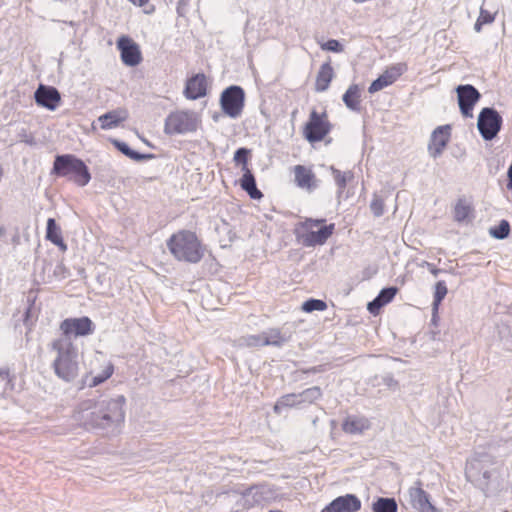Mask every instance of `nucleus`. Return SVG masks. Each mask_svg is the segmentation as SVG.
<instances>
[{
	"label": "nucleus",
	"instance_id": "4c0bfd02",
	"mask_svg": "<svg viewBox=\"0 0 512 512\" xmlns=\"http://www.w3.org/2000/svg\"><path fill=\"white\" fill-rule=\"evenodd\" d=\"M114 372V366L112 363H108L101 374L93 376L91 382L88 384L89 387H95L112 376Z\"/></svg>",
	"mask_w": 512,
	"mask_h": 512
},
{
	"label": "nucleus",
	"instance_id": "de8ad7c7",
	"mask_svg": "<svg viewBox=\"0 0 512 512\" xmlns=\"http://www.w3.org/2000/svg\"><path fill=\"white\" fill-rule=\"evenodd\" d=\"M323 371H325L324 365H318V366L310 367V368L304 370L303 372L307 373V374H316V373H320Z\"/></svg>",
	"mask_w": 512,
	"mask_h": 512
},
{
	"label": "nucleus",
	"instance_id": "dca6fc26",
	"mask_svg": "<svg viewBox=\"0 0 512 512\" xmlns=\"http://www.w3.org/2000/svg\"><path fill=\"white\" fill-rule=\"evenodd\" d=\"M34 98L39 106L54 111L61 100L59 91L52 86L39 85L34 93Z\"/></svg>",
	"mask_w": 512,
	"mask_h": 512
},
{
	"label": "nucleus",
	"instance_id": "423d86ee",
	"mask_svg": "<svg viewBox=\"0 0 512 512\" xmlns=\"http://www.w3.org/2000/svg\"><path fill=\"white\" fill-rule=\"evenodd\" d=\"M200 124L199 116L191 110H177L165 119L164 132L167 135H179L195 132Z\"/></svg>",
	"mask_w": 512,
	"mask_h": 512
},
{
	"label": "nucleus",
	"instance_id": "1a4fd4ad",
	"mask_svg": "<svg viewBox=\"0 0 512 512\" xmlns=\"http://www.w3.org/2000/svg\"><path fill=\"white\" fill-rule=\"evenodd\" d=\"M95 326L92 320L87 317L67 318L60 324L62 331L61 338H67L71 341L72 337H84L94 332Z\"/></svg>",
	"mask_w": 512,
	"mask_h": 512
},
{
	"label": "nucleus",
	"instance_id": "09e8293b",
	"mask_svg": "<svg viewBox=\"0 0 512 512\" xmlns=\"http://www.w3.org/2000/svg\"><path fill=\"white\" fill-rule=\"evenodd\" d=\"M506 187L510 191L511 198H512V164L509 166V168L507 170V184H506Z\"/></svg>",
	"mask_w": 512,
	"mask_h": 512
},
{
	"label": "nucleus",
	"instance_id": "603ef678",
	"mask_svg": "<svg viewBox=\"0 0 512 512\" xmlns=\"http://www.w3.org/2000/svg\"><path fill=\"white\" fill-rule=\"evenodd\" d=\"M482 25H484V23H482L481 20L478 18L474 25L475 31L479 32L481 30Z\"/></svg>",
	"mask_w": 512,
	"mask_h": 512
},
{
	"label": "nucleus",
	"instance_id": "f704fd0d",
	"mask_svg": "<svg viewBox=\"0 0 512 512\" xmlns=\"http://www.w3.org/2000/svg\"><path fill=\"white\" fill-rule=\"evenodd\" d=\"M489 233L493 238L503 240L509 236L510 223L503 219L497 226L491 227Z\"/></svg>",
	"mask_w": 512,
	"mask_h": 512
},
{
	"label": "nucleus",
	"instance_id": "a878e982",
	"mask_svg": "<svg viewBox=\"0 0 512 512\" xmlns=\"http://www.w3.org/2000/svg\"><path fill=\"white\" fill-rule=\"evenodd\" d=\"M112 143L118 151H120L122 154H124L125 156L134 161L139 162L154 158L153 154H143L133 150L126 142L120 140H113Z\"/></svg>",
	"mask_w": 512,
	"mask_h": 512
},
{
	"label": "nucleus",
	"instance_id": "4be33fe9",
	"mask_svg": "<svg viewBox=\"0 0 512 512\" xmlns=\"http://www.w3.org/2000/svg\"><path fill=\"white\" fill-rule=\"evenodd\" d=\"M369 427L370 422L365 417L348 416L342 424V430L348 434H361Z\"/></svg>",
	"mask_w": 512,
	"mask_h": 512
},
{
	"label": "nucleus",
	"instance_id": "393cba45",
	"mask_svg": "<svg viewBox=\"0 0 512 512\" xmlns=\"http://www.w3.org/2000/svg\"><path fill=\"white\" fill-rule=\"evenodd\" d=\"M361 90L357 84H352L343 94L342 100L351 111H360Z\"/></svg>",
	"mask_w": 512,
	"mask_h": 512
},
{
	"label": "nucleus",
	"instance_id": "e433bc0d",
	"mask_svg": "<svg viewBox=\"0 0 512 512\" xmlns=\"http://www.w3.org/2000/svg\"><path fill=\"white\" fill-rule=\"evenodd\" d=\"M327 308L325 301L320 299H308L302 304V310L311 313L314 311H324Z\"/></svg>",
	"mask_w": 512,
	"mask_h": 512
},
{
	"label": "nucleus",
	"instance_id": "bb28decb",
	"mask_svg": "<svg viewBox=\"0 0 512 512\" xmlns=\"http://www.w3.org/2000/svg\"><path fill=\"white\" fill-rule=\"evenodd\" d=\"M473 207L466 199H459L454 207V219L457 222L469 221L472 217Z\"/></svg>",
	"mask_w": 512,
	"mask_h": 512
},
{
	"label": "nucleus",
	"instance_id": "7c9ffc66",
	"mask_svg": "<svg viewBox=\"0 0 512 512\" xmlns=\"http://www.w3.org/2000/svg\"><path fill=\"white\" fill-rule=\"evenodd\" d=\"M300 406L298 393H290L281 396L274 406V411L280 413L284 407H298Z\"/></svg>",
	"mask_w": 512,
	"mask_h": 512
},
{
	"label": "nucleus",
	"instance_id": "8fccbe9b",
	"mask_svg": "<svg viewBox=\"0 0 512 512\" xmlns=\"http://www.w3.org/2000/svg\"><path fill=\"white\" fill-rule=\"evenodd\" d=\"M129 2L133 3L134 5H137L139 7L144 6L146 3H148L149 0H128Z\"/></svg>",
	"mask_w": 512,
	"mask_h": 512
},
{
	"label": "nucleus",
	"instance_id": "c03bdc74",
	"mask_svg": "<svg viewBox=\"0 0 512 512\" xmlns=\"http://www.w3.org/2000/svg\"><path fill=\"white\" fill-rule=\"evenodd\" d=\"M321 48L326 51L330 52H342L343 51V45L336 39H330L324 44H322Z\"/></svg>",
	"mask_w": 512,
	"mask_h": 512
},
{
	"label": "nucleus",
	"instance_id": "a18cd8bd",
	"mask_svg": "<svg viewBox=\"0 0 512 512\" xmlns=\"http://www.w3.org/2000/svg\"><path fill=\"white\" fill-rule=\"evenodd\" d=\"M0 383H3L4 391L7 389H12L9 372L7 369H0Z\"/></svg>",
	"mask_w": 512,
	"mask_h": 512
},
{
	"label": "nucleus",
	"instance_id": "3c124183",
	"mask_svg": "<svg viewBox=\"0 0 512 512\" xmlns=\"http://www.w3.org/2000/svg\"><path fill=\"white\" fill-rule=\"evenodd\" d=\"M428 266L430 268V272L434 275V276H437L440 272H441V269H438L436 267H434L433 265L429 264L428 263Z\"/></svg>",
	"mask_w": 512,
	"mask_h": 512
},
{
	"label": "nucleus",
	"instance_id": "c756f323",
	"mask_svg": "<svg viewBox=\"0 0 512 512\" xmlns=\"http://www.w3.org/2000/svg\"><path fill=\"white\" fill-rule=\"evenodd\" d=\"M323 393L320 387L313 386L298 393L300 405L313 404L322 397Z\"/></svg>",
	"mask_w": 512,
	"mask_h": 512
},
{
	"label": "nucleus",
	"instance_id": "72a5a7b5",
	"mask_svg": "<svg viewBox=\"0 0 512 512\" xmlns=\"http://www.w3.org/2000/svg\"><path fill=\"white\" fill-rule=\"evenodd\" d=\"M330 169L335 180V183L338 186L339 192H342L347 186L348 181L353 179V173L351 171L342 172L334 168L333 166H331Z\"/></svg>",
	"mask_w": 512,
	"mask_h": 512
},
{
	"label": "nucleus",
	"instance_id": "c9c22d12",
	"mask_svg": "<svg viewBox=\"0 0 512 512\" xmlns=\"http://www.w3.org/2000/svg\"><path fill=\"white\" fill-rule=\"evenodd\" d=\"M447 286L444 281H438L435 284V291H434V299H433V309L437 310L438 306L442 302V300L447 295Z\"/></svg>",
	"mask_w": 512,
	"mask_h": 512
},
{
	"label": "nucleus",
	"instance_id": "412c9836",
	"mask_svg": "<svg viewBox=\"0 0 512 512\" xmlns=\"http://www.w3.org/2000/svg\"><path fill=\"white\" fill-rule=\"evenodd\" d=\"M243 176L240 179V186L241 188L247 192V194L252 199H260L263 197L262 192L257 188L256 180L251 172V170L248 167H242Z\"/></svg>",
	"mask_w": 512,
	"mask_h": 512
},
{
	"label": "nucleus",
	"instance_id": "2eb2a0df",
	"mask_svg": "<svg viewBox=\"0 0 512 512\" xmlns=\"http://www.w3.org/2000/svg\"><path fill=\"white\" fill-rule=\"evenodd\" d=\"M360 509V499L354 494H346L332 500L321 512H357Z\"/></svg>",
	"mask_w": 512,
	"mask_h": 512
},
{
	"label": "nucleus",
	"instance_id": "6e6552de",
	"mask_svg": "<svg viewBox=\"0 0 512 512\" xmlns=\"http://www.w3.org/2000/svg\"><path fill=\"white\" fill-rule=\"evenodd\" d=\"M245 93L240 86L232 85L226 88L220 97L223 112L231 118H237L244 107Z\"/></svg>",
	"mask_w": 512,
	"mask_h": 512
},
{
	"label": "nucleus",
	"instance_id": "f03ea898",
	"mask_svg": "<svg viewBox=\"0 0 512 512\" xmlns=\"http://www.w3.org/2000/svg\"><path fill=\"white\" fill-rule=\"evenodd\" d=\"M171 255L180 262L189 264L199 263L205 255V247L195 232L179 230L166 241Z\"/></svg>",
	"mask_w": 512,
	"mask_h": 512
},
{
	"label": "nucleus",
	"instance_id": "b1692460",
	"mask_svg": "<svg viewBox=\"0 0 512 512\" xmlns=\"http://www.w3.org/2000/svg\"><path fill=\"white\" fill-rule=\"evenodd\" d=\"M334 77V70L329 62L323 63L317 73L315 89L318 92H324Z\"/></svg>",
	"mask_w": 512,
	"mask_h": 512
},
{
	"label": "nucleus",
	"instance_id": "39448f33",
	"mask_svg": "<svg viewBox=\"0 0 512 512\" xmlns=\"http://www.w3.org/2000/svg\"><path fill=\"white\" fill-rule=\"evenodd\" d=\"M325 221V219L306 218L304 221L298 223L294 230L296 239L305 247H315L325 244L328 238L333 234L335 225L329 224L321 227L317 231L311 230L313 227L319 226Z\"/></svg>",
	"mask_w": 512,
	"mask_h": 512
},
{
	"label": "nucleus",
	"instance_id": "49530a36",
	"mask_svg": "<svg viewBox=\"0 0 512 512\" xmlns=\"http://www.w3.org/2000/svg\"><path fill=\"white\" fill-rule=\"evenodd\" d=\"M383 306L384 305L382 302L376 296L371 302L368 303L367 309L371 314L376 315Z\"/></svg>",
	"mask_w": 512,
	"mask_h": 512
},
{
	"label": "nucleus",
	"instance_id": "ddd939ff",
	"mask_svg": "<svg viewBox=\"0 0 512 512\" xmlns=\"http://www.w3.org/2000/svg\"><path fill=\"white\" fill-rule=\"evenodd\" d=\"M407 70L405 63H397L388 67L377 79L369 86L368 92L373 94L385 87L392 85Z\"/></svg>",
	"mask_w": 512,
	"mask_h": 512
},
{
	"label": "nucleus",
	"instance_id": "20e7f679",
	"mask_svg": "<svg viewBox=\"0 0 512 512\" xmlns=\"http://www.w3.org/2000/svg\"><path fill=\"white\" fill-rule=\"evenodd\" d=\"M57 352L53 362L55 374L66 382L72 381L78 374L77 350L67 338H58L51 344Z\"/></svg>",
	"mask_w": 512,
	"mask_h": 512
},
{
	"label": "nucleus",
	"instance_id": "f3484780",
	"mask_svg": "<svg viewBox=\"0 0 512 512\" xmlns=\"http://www.w3.org/2000/svg\"><path fill=\"white\" fill-rule=\"evenodd\" d=\"M417 487L409 489L411 505L418 512H437L436 507L431 503L429 494L421 488V482Z\"/></svg>",
	"mask_w": 512,
	"mask_h": 512
},
{
	"label": "nucleus",
	"instance_id": "f8f14e48",
	"mask_svg": "<svg viewBox=\"0 0 512 512\" xmlns=\"http://www.w3.org/2000/svg\"><path fill=\"white\" fill-rule=\"evenodd\" d=\"M117 48L120 51L122 62L129 67L137 66L141 60V51L137 43L128 36H121L117 40Z\"/></svg>",
	"mask_w": 512,
	"mask_h": 512
},
{
	"label": "nucleus",
	"instance_id": "cd10ccee",
	"mask_svg": "<svg viewBox=\"0 0 512 512\" xmlns=\"http://www.w3.org/2000/svg\"><path fill=\"white\" fill-rule=\"evenodd\" d=\"M398 505L394 498L379 497L372 504V512H397Z\"/></svg>",
	"mask_w": 512,
	"mask_h": 512
},
{
	"label": "nucleus",
	"instance_id": "ea45409f",
	"mask_svg": "<svg viewBox=\"0 0 512 512\" xmlns=\"http://www.w3.org/2000/svg\"><path fill=\"white\" fill-rule=\"evenodd\" d=\"M490 478H491V472L489 471V468H485L481 472L480 478L475 479L472 483H474L482 491L486 492L489 487Z\"/></svg>",
	"mask_w": 512,
	"mask_h": 512
},
{
	"label": "nucleus",
	"instance_id": "c85d7f7f",
	"mask_svg": "<svg viewBox=\"0 0 512 512\" xmlns=\"http://www.w3.org/2000/svg\"><path fill=\"white\" fill-rule=\"evenodd\" d=\"M294 171L297 185L301 188H310L311 182L314 178L311 170L305 168L304 166L297 165Z\"/></svg>",
	"mask_w": 512,
	"mask_h": 512
},
{
	"label": "nucleus",
	"instance_id": "aec40b11",
	"mask_svg": "<svg viewBox=\"0 0 512 512\" xmlns=\"http://www.w3.org/2000/svg\"><path fill=\"white\" fill-rule=\"evenodd\" d=\"M128 118V114L125 110L115 109L109 111L98 118L100 127L103 130H109L117 127L121 122Z\"/></svg>",
	"mask_w": 512,
	"mask_h": 512
},
{
	"label": "nucleus",
	"instance_id": "864d4df0",
	"mask_svg": "<svg viewBox=\"0 0 512 512\" xmlns=\"http://www.w3.org/2000/svg\"><path fill=\"white\" fill-rule=\"evenodd\" d=\"M25 142L28 143V144H32L33 143V139L32 138L31 139H27Z\"/></svg>",
	"mask_w": 512,
	"mask_h": 512
},
{
	"label": "nucleus",
	"instance_id": "2f4dec72",
	"mask_svg": "<svg viewBox=\"0 0 512 512\" xmlns=\"http://www.w3.org/2000/svg\"><path fill=\"white\" fill-rule=\"evenodd\" d=\"M498 13V8L496 6L490 5L488 0H484L483 4L480 8L479 19L484 24H490L495 20V16Z\"/></svg>",
	"mask_w": 512,
	"mask_h": 512
},
{
	"label": "nucleus",
	"instance_id": "4468645a",
	"mask_svg": "<svg viewBox=\"0 0 512 512\" xmlns=\"http://www.w3.org/2000/svg\"><path fill=\"white\" fill-rule=\"evenodd\" d=\"M243 340L247 346L255 347L268 345L280 347L285 342V338L281 335V332L278 329H270L258 335H250L245 337Z\"/></svg>",
	"mask_w": 512,
	"mask_h": 512
},
{
	"label": "nucleus",
	"instance_id": "473e14b6",
	"mask_svg": "<svg viewBox=\"0 0 512 512\" xmlns=\"http://www.w3.org/2000/svg\"><path fill=\"white\" fill-rule=\"evenodd\" d=\"M486 467L484 465H482V463H478L476 460L470 458L467 463H466V467H465V475H466V478L470 481V482H473L475 479H479L480 478V475H481V472L485 469Z\"/></svg>",
	"mask_w": 512,
	"mask_h": 512
},
{
	"label": "nucleus",
	"instance_id": "a19ab883",
	"mask_svg": "<svg viewBox=\"0 0 512 512\" xmlns=\"http://www.w3.org/2000/svg\"><path fill=\"white\" fill-rule=\"evenodd\" d=\"M471 458L476 460L478 463H482V465H484L486 468L491 467L495 463L494 457L491 454L484 451L475 452Z\"/></svg>",
	"mask_w": 512,
	"mask_h": 512
},
{
	"label": "nucleus",
	"instance_id": "9b49d317",
	"mask_svg": "<svg viewBox=\"0 0 512 512\" xmlns=\"http://www.w3.org/2000/svg\"><path fill=\"white\" fill-rule=\"evenodd\" d=\"M459 109L464 117H473L475 104L480 100L481 94L471 84L459 85L456 88Z\"/></svg>",
	"mask_w": 512,
	"mask_h": 512
},
{
	"label": "nucleus",
	"instance_id": "a211bd4d",
	"mask_svg": "<svg viewBox=\"0 0 512 512\" xmlns=\"http://www.w3.org/2000/svg\"><path fill=\"white\" fill-rule=\"evenodd\" d=\"M450 137V126L444 125L437 127L431 135L428 150L433 158L440 156L446 147Z\"/></svg>",
	"mask_w": 512,
	"mask_h": 512
},
{
	"label": "nucleus",
	"instance_id": "0eeeda50",
	"mask_svg": "<svg viewBox=\"0 0 512 512\" xmlns=\"http://www.w3.org/2000/svg\"><path fill=\"white\" fill-rule=\"evenodd\" d=\"M502 123V116L495 108L485 107L478 115L477 128L484 140L491 141L500 132Z\"/></svg>",
	"mask_w": 512,
	"mask_h": 512
},
{
	"label": "nucleus",
	"instance_id": "58836bf2",
	"mask_svg": "<svg viewBox=\"0 0 512 512\" xmlns=\"http://www.w3.org/2000/svg\"><path fill=\"white\" fill-rule=\"evenodd\" d=\"M397 292L398 288L395 286L385 287L379 292L377 298L385 306L386 304L390 303L393 300Z\"/></svg>",
	"mask_w": 512,
	"mask_h": 512
},
{
	"label": "nucleus",
	"instance_id": "f257e3e1",
	"mask_svg": "<svg viewBox=\"0 0 512 512\" xmlns=\"http://www.w3.org/2000/svg\"><path fill=\"white\" fill-rule=\"evenodd\" d=\"M125 397L102 399L93 406L90 401L82 404L79 419L88 429L115 431L124 421Z\"/></svg>",
	"mask_w": 512,
	"mask_h": 512
},
{
	"label": "nucleus",
	"instance_id": "6ab92c4d",
	"mask_svg": "<svg viewBox=\"0 0 512 512\" xmlns=\"http://www.w3.org/2000/svg\"><path fill=\"white\" fill-rule=\"evenodd\" d=\"M207 92V82L204 74H196L187 80L184 95L187 99L196 100L204 97Z\"/></svg>",
	"mask_w": 512,
	"mask_h": 512
},
{
	"label": "nucleus",
	"instance_id": "9d476101",
	"mask_svg": "<svg viewBox=\"0 0 512 512\" xmlns=\"http://www.w3.org/2000/svg\"><path fill=\"white\" fill-rule=\"evenodd\" d=\"M326 115H320L313 110L310 114L309 121L304 128L305 138L310 142H319L330 132V124L325 119Z\"/></svg>",
	"mask_w": 512,
	"mask_h": 512
},
{
	"label": "nucleus",
	"instance_id": "5701e85b",
	"mask_svg": "<svg viewBox=\"0 0 512 512\" xmlns=\"http://www.w3.org/2000/svg\"><path fill=\"white\" fill-rule=\"evenodd\" d=\"M46 239L59 247L61 251L67 250V245L63 240L60 226L54 218H48L46 226Z\"/></svg>",
	"mask_w": 512,
	"mask_h": 512
},
{
	"label": "nucleus",
	"instance_id": "5fc2aeb1",
	"mask_svg": "<svg viewBox=\"0 0 512 512\" xmlns=\"http://www.w3.org/2000/svg\"><path fill=\"white\" fill-rule=\"evenodd\" d=\"M269 512H283V511H281V510H271Z\"/></svg>",
	"mask_w": 512,
	"mask_h": 512
},
{
	"label": "nucleus",
	"instance_id": "7ed1b4c3",
	"mask_svg": "<svg viewBox=\"0 0 512 512\" xmlns=\"http://www.w3.org/2000/svg\"><path fill=\"white\" fill-rule=\"evenodd\" d=\"M51 174L66 178L79 187L86 186L91 180V173L85 162L73 154L57 155L53 162Z\"/></svg>",
	"mask_w": 512,
	"mask_h": 512
},
{
	"label": "nucleus",
	"instance_id": "79ce46f5",
	"mask_svg": "<svg viewBox=\"0 0 512 512\" xmlns=\"http://www.w3.org/2000/svg\"><path fill=\"white\" fill-rule=\"evenodd\" d=\"M371 211L375 217H380L384 213V201L381 197L378 195H374L371 204H370Z\"/></svg>",
	"mask_w": 512,
	"mask_h": 512
},
{
	"label": "nucleus",
	"instance_id": "37998d69",
	"mask_svg": "<svg viewBox=\"0 0 512 512\" xmlns=\"http://www.w3.org/2000/svg\"><path fill=\"white\" fill-rule=\"evenodd\" d=\"M250 150L244 147L238 148L234 153V161L236 164H242V167H247L248 156Z\"/></svg>",
	"mask_w": 512,
	"mask_h": 512
}]
</instances>
